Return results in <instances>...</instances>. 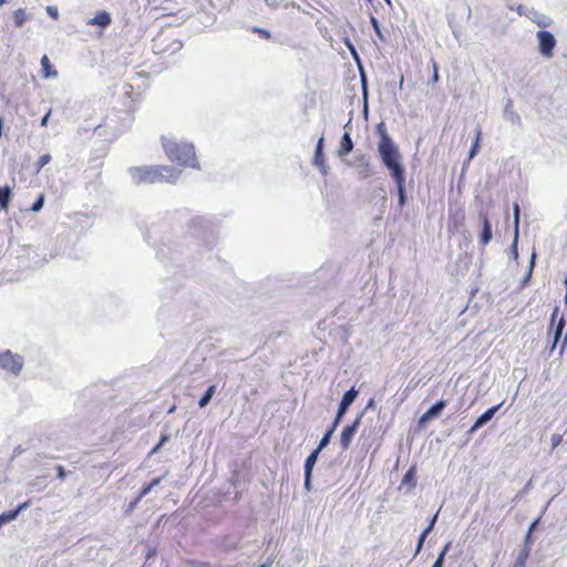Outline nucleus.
I'll use <instances>...</instances> for the list:
<instances>
[{
    "instance_id": "obj_46",
    "label": "nucleus",
    "mask_w": 567,
    "mask_h": 567,
    "mask_svg": "<svg viewBox=\"0 0 567 567\" xmlns=\"http://www.w3.org/2000/svg\"><path fill=\"white\" fill-rule=\"evenodd\" d=\"M65 476H66L65 470L63 468V466L59 465L58 466V477L63 480V478H65Z\"/></svg>"
},
{
    "instance_id": "obj_31",
    "label": "nucleus",
    "mask_w": 567,
    "mask_h": 567,
    "mask_svg": "<svg viewBox=\"0 0 567 567\" xmlns=\"http://www.w3.org/2000/svg\"><path fill=\"white\" fill-rule=\"evenodd\" d=\"M43 204H44V198L43 196H39V198L32 204V207H31V210L32 212H40L43 207Z\"/></svg>"
},
{
    "instance_id": "obj_48",
    "label": "nucleus",
    "mask_w": 567,
    "mask_h": 567,
    "mask_svg": "<svg viewBox=\"0 0 567 567\" xmlns=\"http://www.w3.org/2000/svg\"><path fill=\"white\" fill-rule=\"evenodd\" d=\"M161 482H162V477H156L148 485L151 486L152 489H154L156 486L159 485Z\"/></svg>"
},
{
    "instance_id": "obj_33",
    "label": "nucleus",
    "mask_w": 567,
    "mask_h": 567,
    "mask_svg": "<svg viewBox=\"0 0 567 567\" xmlns=\"http://www.w3.org/2000/svg\"><path fill=\"white\" fill-rule=\"evenodd\" d=\"M414 477H415L414 468H410L405 473V475L403 476L402 483H404V484L413 483L414 482Z\"/></svg>"
},
{
    "instance_id": "obj_4",
    "label": "nucleus",
    "mask_w": 567,
    "mask_h": 567,
    "mask_svg": "<svg viewBox=\"0 0 567 567\" xmlns=\"http://www.w3.org/2000/svg\"><path fill=\"white\" fill-rule=\"evenodd\" d=\"M23 364L24 361L20 354L12 353L10 350L0 353V368L7 372L18 375Z\"/></svg>"
},
{
    "instance_id": "obj_54",
    "label": "nucleus",
    "mask_w": 567,
    "mask_h": 567,
    "mask_svg": "<svg viewBox=\"0 0 567 567\" xmlns=\"http://www.w3.org/2000/svg\"><path fill=\"white\" fill-rule=\"evenodd\" d=\"M339 424H340V422H337V417H334V421L328 431H331L333 434Z\"/></svg>"
},
{
    "instance_id": "obj_16",
    "label": "nucleus",
    "mask_w": 567,
    "mask_h": 567,
    "mask_svg": "<svg viewBox=\"0 0 567 567\" xmlns=\"http://www.w3.org/2000/svg\"><path fill=\"white\" fill-rule=\"evenodd\" d=\"M564 327H565V321L564 319L561 318L559 320V322L557 323L556 328H555V331H554V336H553V341L550 343V352H553L563 334V330H564Z\"/></svg>"
},
{
    "instance_id": "obj_7",
    "label": "nucleus",
    "mask_w": 567,
    "mask_h": 567,
    "mask_svg": "<svg viewBox=\"0 0 567 567\" xmlns=\"http://www.w3.org/2000/svg\"><path fill=\"white\" fill-rule=\"evenodd\" d=\"M363 416V413H360L355 420L353 421L352 424H349L347 425L342 432H341V436H340V443L342 445V449L343 450H347L361 423V419Z\"/></svg>"
},
{
    "instance_id": "obj_56",
    "label": "nucleus",
    "mask_w": 567,
    "mask_h": 567,
    "mask_svg": "<svg viewBox=\"0 0 567 567\" xmlns=\"http://www.w3.org/2000/svg\"><path fill=\"white\" fill-rule=\"evenodd\" d=\"M349 48H350V50H351V52H352V54H353L354 59H355V60H358V54H357V52H355L354 48H353L351 44H349Z\"/></svg>"
},
{
    "instance_id": "obj_26",
    "label": "nucleus",
    "mask_w": 567,
    "mask_h": 567,
    "mask_svg": "<svg viewBox=\"0 0 567 567\" xmlns=\"http://www.w3.org/2000/svg\"><path fill=\"white\" fill-rule=\"evenodd\" d=\"M450 547H451V543H447V544L443 547L442 551L440 553L439 557L436 558V560H435V563L432 565V567H442V566H443L444 560H445V555H446V553L449 551Z\"/></svg>"
},
{
    "instance_id": "obj_32",
    "label": "nucleus",
    "mask_w": 567,
    "mask_h": 567,
    "mask_svg": "<svg viewBox=\"0 0 567 567\" xmlns=\"http://www.w3.org/2000/svg\"><path fill=\"white\" fill-rule=\"evenodd\" d=\"M51 161V155L50 154H44L42 156H40L39 161H38V169H41L42 167H44L47 164H49Z\"/></svg>"
},
{
    "instance_id": "obj_30",
    "label": "nucleus",
    "mask_w": 567,
    "mask_h": 567,
    "mask_svg": "<svg viewBox=\"0 0 567 567\" xmlns=\"http://www.w3.org/2000/svg\"><path fill=\"white\" fill-rule=\"evenodd\" d=\"M168 439L169 436L167 434H163L159 442L152 449L151 454L158 452V450L168 441Z\"/></svg>"
},
{
    "instance_id": "obj_2",
    "label": "nucleus",
    "mask_w": 567,
    "mask_h": 567,
    "mask_svg": "<svg viewBox=\"0 0 567 567\" xmlns=\"http://www.w3.org/2000/svg\"><path fill=\"white\" fill-rule=\"evenodd\" d=\"M162 146L171 162L182 167H198L193 144L168 135L162 137Z\"/></svg>"
},
{
    "instance_id": "obj_15",
    "label": "nucleus",
    "mask_w": 567,
    "mask_h": 567,
    "mask_svg": "<svg viewBox=\"0 0 567 567\" xmlns=\"http://www.w3.org/2000/svg\"><path fill=\"white\" fill-rule=\"evenodd\" d=\"M492 237H493L492 226H491L489 220L487 219V217H484L483 218V231H482V237H481V244L484 245V246L487 245L492 240Z\"/></svg>"
},
{
    "instance_id": "obj_19",
    "label": "nucleus",
    "mask_w": 567,
    "mask_h": 567,
    "mask_svg": "<svg viewBox=\"0 0 567 567\" xmlns=\"http://www.w3.org/2000/svg\"><path fill=\"white\" fill-rule=\"evenodd\" d=\"M27 20L28 16L25 9L20 8L13 12V21L17 27H22Z\"/></svg>"
},
{
    "instance_id": "obj_49",
    "label": "nucleus",
    "mask_w": 567,
    "mask_h": 567,
    "mask_svg": "<svg viewBox=\"0 0 567 567\" xmlns=\"http://www.w3.org/2000/svg\"><path fill=\"white\" fill-rule=\"evenodd\" d=\"M256 32L260 33L264 38L266 39H269L270 38V32L267 31V30H264V29H255Z\"/></svg>"
},
{
    "instance_id": "obj_39",
    "label": "nucleus",
    "mask_w": 567,
    "mask_h": 567,
    "mask_svg": "<svg viewBox=\"0 0 567 567\" xmlns=\"http://www.w3.org/2000/svg\"><path fill=\"white\" fill-rule=\"evenodd\" d=\"M437 515H439V513H436V514L431 518V520H430V523H429V526L424 529V530H425V534H430V533H431V530L433 529V527H434V525H435V523H436V519H437Z\"/></svg>"
},
{
    "instance_id": "obj_12",
    "label": "nucleus",
    "mask_w": 567,
    "mask_h": 567,
    "mask_svg": "<svg viewBox=\"0 0 567 567\" xmlns=\"http://www.w3.org/2000/svg\"><path fill=\"white\" fill-rule=\"evenodd\" d=\"M89 25H99L106 28L111 23V16L106 11L99 12L94 18L86 22Z\"/></svg>"
},
{
    "instance_id": "obj_9",
    "label": "nucleus",
    "mask_w": 567,
    "mask_h": 567,
    "mask_svg": "<svg viewBox=\"0 0 567 567\" xmlns=\"http://www.w3.org/2000/svg\"><path fill=\"white\" fill-rule=\"evenodd\" d=\"M502 406V403L501 404H497V405H494L489 409H487L482 415H480L477 417V420L475 421V423L473 424V426L468 430V434L472 435L474 434L478 429H481L482 426H484L485 424H487L492 419L493 416L496 414V412L499 410V408Z\"/></svg>"
},
{
    "instance_id": "obj_10",
    "label": "nucleus",
    "mask_w": 567,
    "mask_h": 567,
    "mask_svg": "<svg viewBox=\"0 0 567 567\" xmlns=\"http://www.w3.org/2000/svg\"><path fill=\"white\" fill-rule=\"evenodd\" d=\"M504 120L509 122L512 125L520 126L522 120L519 114L514 110L513 101L507 100L504 113H503Z\"/></svg>"
},
{
    "instance_id": "obj_17",
    "label": "nucleus",
    "mask_w": 567,
    "mask_h": 567,
    "mask_svg": "<svg viewBox=\"0 0 567 567\" xmlns=\"http://www.w3.org/2000/svg\"><path fill=\"white\" fill-rule=\"evenodd\" d=\"M320 454V451H318L317 449L313 450L310 455L306 458V462H305V472L306 473H312V470L317 463V460H318V456Z\"/></svg>"
},
{
    "instance_id": "obj_6",
    "label": "nucleus",
    "mask_w": 567,
    "mask_h": 567,
    "mask_svg": "<svg viewBox=\"0 0 567 567\" xmlns=\"http://www.w3.org/2000/svg\"><path fill=\"white\" fill-rule=\"evenodd\" d=\"M348 164L358 169V175L361 179H365L374 173L369 158L363 154L358 155L352 163Z\"/></svg>"
},
{
    "instance_id": "obj_60",
    "label": "nucleus",
    "mask_w": 567,
    "mask_h": 567,
    "mask_svg": "<svg viewBox=\"0 0 567 567\" xmlns=\"http://www.w3.org/2000/svg\"><path fill=\"white\" fill-rule=\"evenodd\" d=\"M271 565V561H268V563H264L262 565H260L259 567H270Z\"/></svg>"
},
{
    "instance_id": "obj_44",
    "label": "nucleus",
    "mask_w": 567,
    "mask_h": 567,
    "mask_svg": "<svg viewBox=\"0 0 567 567\" xmlns=\"http://www.w3.org/2000/svg\"><path fill=\"white\" fill-rule=\"evenodd\" d=\"M433 420L431 416H427V413L425 412L419 420L420 425H424L429 421Z\"/></svg>"
},
{
    "instance_id": "obj_37",
    "label": "nucleus",
    "mask_w": 567,
    "mask_h": 567,
    "mask_svg": "<svg viewBox=\"0 0 567 567\" xmlns=\"http://www.w3.org/2000/svg\"><path fill=\"white\" fill-rule=\"evenodd\" d=\"M371 23L373 25L374 31L379 35V38L382 39L383 37H382V33H381V30H380V24H379L378 20L374 17H371Z\"/></svg>"
},
{
    "instance_id": "obj_38",
    "label": "nucleus",
    "mask_w": 567,
    "mask_h": 567,
    "mask_svg": "<svg viewBox=\"0 0 567 567\" xmlns=\"http://www.w3.org/2000/svg\"><path fill=\"white\" fill-rule=\"evenodd\" d=\"M427 535L429 534H425V530H423L422 534L420 535V538H419V542H417V546H416V554L422 549V546H423Z\"/></svg>"
},
{
    "instance_id": "obj_57",
    "label": "nucleus",
    "mask_w": 567,
    "mask_h": 567,
    "mask_svg": "<svg viewBox=\"0 0 567 567\" xmlns=\"http://www.w3.org/2000/svg\"><path fill=\"white\" fill-rule=\"evenodd\" d=\"M138 502H140V501H137V498H136L133 503H131V505H130V509H133V508L136 506V504H137Z\"/></svg>"
},
{
    "instance_id": "obj_53",
    "label": "nucleus",
    "mask_w": 567,
    "mask_h": 567,
    "mask_svg": "<svg viewBox=\"0 0 567 567\" xmlns=\"http://www.w3.org/2000/svg\"><path fill=\"white\" fill-rule=\"evenodd\" d=\"M339 424H340V422H337V417H334V421L328 431H331L333 434Z\"/></svg>"
},
{
    "instance_id": "obj_29",
    "label": "nucleus",
    "mask_w": 567,
    "mask_h": 567,
    "mask_svg": "<svg viewBox=\"0 0 567 567\" xmlns=\"http://www.w3.org/2000/svg\"><path fill=\"white\" fill-rule=\"evenodd\" d=\"M514 227L516 233V239H518V227H519V205L517 203L514 204Z\"/></svg>"
},
{
    "instance_id": "obj_18",
    "label": "nucleus",
    "mask_w": 567,
    "mask_h": 567,
    "mask_svg": "<svg viewBox=\"0 0 567 567\" xmlns=\"http://www.w3.org/2000/svg\"><path fill=\"white\" fill-rule=\"evenodd\" d=\"M11 199V190L8 186L0 187V207L3 210H7L9 207V202Z\"/></svg>"
},
{
    "instance_id": "obj_35",
    "label": "nucleus",
    "mask_w": 567,
    "mask_h": 567,
    "mask_svg": "<svg viewBox=\"0 0 567 567\" xmlns=\"http://www.w3.org/2000/svg\"><path fill=\"white\" fill-rule=\"evenodd\" d=\"M563 441V436L560 434H553L550 437L551 447L556 449Z\"/></svg>"
},
{
    "instance_id": "obj_41",
    "label": "nucleus",
    "mask_w": 567,
    "mask_h": 567,
    "mask_svg": "<svg viewBox=\"0 0 567 567\" xmlns=\"http://www.w3.org/2000/svg\"><path fill=\"white\" fill-rule=\"evenodd\" d=\"M311 474L312 473H306L305 472V488L307 491H311Z\"/></svg>"
},
{
    "instance_id": "obj_50",
    "label": "nucleus",
    "mask_w": 567,
    "mask_h": 567,
    "mask_svg": "<svg viewBox=\"0 0 567 567\" xmlns=\"http://www.w3.org/2000/svg\"><path fill=\"white\" fill-rule=\"evenodd\" d=\"M29 506V502H24L22 504H20L14 511H18V515L20 514V512L27 509Z\"/></svg>"
},
{
    "instance_id": "obj_63",
    "label": "nucleus",
    "mask_w": 567,
    "mask_h": 567,
    "mask_svg": "<svg viewBox=\"0 0 567 567\" xmlns=\"http://www.w3.org/2000/svg\"><path fill=\"white\" fill-rule=\"evenodd\" d=\"M373 403V400H370L369 404H368V408L371 406Z\"/></svg>"
},
{
    "instance_id": "obj_11",
    "label": "nucleus",
    "mask_w": 567,
    "mask_h": 567,
    "mask_svg": "<svg viewBox=\"0 0 567 567\" xmlns=\"http://www.w3.org/2000/svg\"><path fill=\"white\" fill-rule=\"evenodd\" d=\"M352 150H353V142H352L351 135L349 132H344V134L341 138V142H340V147L338 150V156L344 157L346 155L351 153Z\"/></svg>"
},
{
    "instance_id": "obj_36",
    "label": "nucleus",
    "mask_w": 567,
    "mask_h": 567,
    "mask_svg": "<svg viewBox=\"0 0 567 567\" xmlns=\"http://www.w3.org/2000/svg\"><path fill=\"white\" fill-rule=\"evenodd\" d=\"M313 164H315L316 166H319V165L326 164V163H324V155H323V153H315Z\"/></svg>"
},
{
    "instance_id": "obj_59",
    "label": "nucleus",
    "mask_w": 567,
    "mask_h": 567,
    "mask_svg": "<svg viewBox=\"0 0 567 567\" xmlns=\"http://www.w3.org/2000/svg\"><path fill=\"white\" fill-rule=\"evenodd\" d=\"M2 125H3V121H2V117H0V137L2 136Z\"/></svg>"
},
{
    "instance_id": "obj_61",
    "label": "nucleus",
    "mask_w": 567,
    "mask_h": 567,
    "mask_svg": "<svg viewBox=\"0 0 567 567\" xmlns=\"http://www.w3.org/2000/svg\"><path fill=\"white\" fill-rule=\"evenodd\" d=\"M174 410H175V406L171 408V409L168 410V413H173V412H174Z\"/></svg>"
},
{
    "instance_id": "obj_20",
    "label": "nucleus",
    "mask_w": 567,
    "mask_h": 567,
    "mask_svg": "<svg viewBox=\"0 0 567 567\" xmlns=\"http://www.w3.org/2000/svg\"><path fill=\"white\" fill-rule=\"evenodd\" d=\"M445 401L440 400L435 404H433L427 411V416H431L432 419L439 416L443 409L445 408Z\"/></svg>"
},
{
    "instance_id": "obj_21",
    "label": "nucleus",
    "mask_w": 567,
    "mask_h": 567,
    "mask_svg": "<svg viewBox=\"0 0 567 567\" xmlns=\"http://www.w3.org/2000/svg\"><path fill=\"white\" fill-rule=\"evenodd\" d=\"M216 392V385H210L204 393V395L200 398L198 405L200 408H205L212 400L213 395Z\"/></svg>"
},
{
    "instance_id": "obj_23",
    "label": "nucleus",
    "mask_w": 567,
    "mask_h": 567,
    "mask_svg": "<svg viewBox=\"0 0 567 567\" xmlns=\"http://www.w3.org/2000/svg\"><path fill=\"white\" fill-rule=\"evenodd\" d=\"M533 21L540 28H547V27L551 25V23H553L551 18H549L545 14H542V13L536 14V17L533 19Z\"/></svg>"
},
{
    "instance_id": "obj_5",
    "label": "nucleus",
    "mask_w": 567,
    "mask_h": 567,
    "mask_svg": "<svg viewBox=\"0 0 567 567\" xmlns=\"http://www.w3.org/2000/svg\"><path fill=\"white\" fill-rule=\"evenodd\" d=\"M537 39L540 53L545 58L550 59L554 55V48L556 45L555 37L548 31H539L537 32Z\"/></svg>"
},
{
    "instance_id": "obj_27",
    "label": "nucleus",
    "mask_w": 567,
    "mask_h": 567,
    "mask_svg": "<svg viewBox=\"0 0 567 567\" xmlns=\"http://www.w3.org/2000/svg\"><path fill=\"white\" fill-rule=\"evenodd\" d=\"M535 259H536V254L533 252L532 254V257H530V261H529V269H528V272L524 276L523 280H522V285L525 286L528 284V281L530 280L532 278V272H533V268L535 266Z\"/></svg>"
},
{
    "instance_id": "obj_34",
    "label": "nucleus",
    "mask_w": 567,
    "mask_h": 567,
    "mask_svg": "<svg viewBox=\"0 0 567 567\" xmlns=\"http://www.w3.org/2000/svg\"><path fill=\"white\" fill-rule=\"evenodd\" d=\"M45 11H47V13H48L51 18H53V19H58V18H59V10H58V8H56V7H54V6H48V7L45 8Z\"/></svg>"
},
{
    "instance_id": "obj_52",
    "label": "nucleus",
    "mask_w": 567,
    "mask_h": 567,
    "mask_svg": "<svg viewBox=\"0 0 567 567\" xmlns=\"http://www.w3.org/2000/svg\"><path fill=\"white\" fill-rule=\"evenodd\" d=\"M51 112L49 111L41 120V126H45L48 124Z\"/></svg>"
},
{
    "instance_id": "obj_55",
    "label": "nucleus",
    "mask_w": 567,
    "mask_h": 567,
    "mask_svg": "<svg viewBox=\"0 0 567 567\" xmlns=\"http://www.w3.org/2000/svg\"><path fill=\"white\" fill-rule=\"evenodd\" d=\"M538 520H535L532 523V525L529 526V529H528V533L532 534V532L534 530V528L536 527Z\"/></svg>"
},
{
    "instance_id": "obj_8",
    "label": "nucleus",
    "mask_w": 567,
    "mask_h": 567,
    "mask_svg": "<svg viewBox=\"0 0 567 567\" xmlns=\"http://www.w3.org/2000/svg\"><path fill=\"white\" fill-rule=\"evenodd\" d=\"M357 396H358V391L354 388H351L342 395V399H341V402L339 404V409H338V412L336 415L337 422L342 421L349 406L353 403V401L355 400Z\"/></svg>"
},
{
    "instance_id": "obj_40",
    "label": "nucleus",
    "mask_w": 567,
    "mask_h": 567,
    "mask_svg": "<svg viewBox=\"0 0 567 567\" xmlns=\"http://www.w3.org/2000/svg\"><path fill=\"white\" fill-rule=\"evenodd\" d=\"M437 515H439V513H436V514L431 518V520H430V523H429V526L424 529V530H425V534H430V533H431V530L433 529V527H434V525H435V523H436V519H437Z\"/></svg>"
},
{
    "instance_id": "obj_51",
    "label": "nucleus",
    "mask_w": 567,
    "mask_h": 567,
    "mask_svg": "<svg viewBox=\"0 0 567 567\" xmlns=\"http://www.w3.org/2000/svg\"><path fill=\"white\" fill-rule=\"evenodd\" d=\"M317 167L320 169V172H321V174H322L323 176H326V175L328 174V169H329V167H328L326 164L319 165V166H317Z\"/></svg>"
},
{
    "instance_id": "obj_58",
    "label": "nucleus",
    "mask_w": 567,
    "mask_h": 567,
    "mask_svg": "<svg viewBox=\"0 0 567 567\" xmlns=\"http://www.w3.org/2000/svg\"><path fill=\"white\" fill-rule=\"evenodd\" d=\"M529 542H530V534L527 533L526 539H525V545H528Z\"/></svg>"
},
{
    "instance_id": "obj_28",
    "label": "nucleus",
    "mask_w": 567,
    "mask_h": 567,
    "mask_svg": "<svg viewBox=\"0 0 567 567\" xmlns=\"http://www.w3.org/2000/svg\"><path fill=\"white\" fill-rule=\"evenodd\" d=\"M331 436H332V432L327 431L324 433V435L322 436V439L320 440V442L317 446V450L321 452L330 443Z\"/></svg>"
},
{
    "instance_id": "obj_14",
    "label": "nucleus",
    "mask_w": 567,
    "mask_h": 567,
    "mask_svg": "<svg viewBox=\"0 0 567 567\" xmlns=\"http://www.w3.org/2000/svg\"><path fill=\"white\" fill-rule=\"evenodd\" d=\"M41 70L43 73V78L45 79H54L58 76L56 70L52 66L47 55H43L41 59Z\"/></svg>"
},
{
    "instance_id": "obj_24",
    "label": "nucleus",
    "mask_w": 567,
    "mask_h": 567,
    "mask_svg": "<svg viewBox=\"0 0 567 567\" xmlns=\"http://www.w3.org/2000/svg\"><path fill=\"white\" fill-rule=\"evenodd\" d=\"M481 135H482V131L480 127H477L475 142L472 145L470 153H468V161L473 159L480 150Z\"/></svg>"
},
{
    "instance_id": "obj_43",
    "label": "nucleus",
    "mask_w": 567,
    "mask_h": 567,
    "mask_svg": "<svg viewBox=\"0 0 567 567\" xmlns=\"http://www.w3.org/2000/svg\"><path fill=\"white\" fill-rule=\"evenodd\" d=\"M151 491H153V489L151 488V486H150V485H146V486L141 491V493H140V495H138V497H137V501H141V499H142V497L146 496Z\"/></svg>"
},
{
    "instance_id": "obj_47",
    "label": "nucleus",
    "mask_w": 567,
    "mask_h": 567,
    "mask_svg": "<svg viewBox=\"0 0 567 567\" xmlns=\"http://www.w3.org/2000/svg\"><path fill=\"white\" fill-rule=\"evenodd\" d=\"M433 69H434V74H433V78H432V82L436 83L439 81V71H437L436 63H433Z\"/></svg>"
},
{
    "instance_id": "obj_3",
    "label": "nucleus",
    "mask_w": 567,
    "mask_h": 567,
    "mask_svg": "<svg viewBox=\"0 0 567 567\" xmlns=\"http://www.w3.org/2000/svg\"><path fill=\"white\" fill-rule=\"evenodd\" d=\"M379 125L380 141L378 143V152L382 164L389 169L390 175L398 177L405 174L403 164L401 163V153L385 130Z\"/></svg>"
},
{
    "instance_id": "obj_1",
    "label": "nucleus",
    "mask_w": 567,
    "mask_h": 567,
    "mask_svg": "<svg viewBox=\"0 0 567 567\" xmlns=\"http://www.w3.org/2000/svg\"><path fill=\"white\" fill-rule=\"evenodd\" d=\"M128 174L135 184L175 183L181 171L167 165L141 166L131 167Z\"/></svg>"
},
{
    "instance_id": "obj_22",
    "label": "nucleus",
    "mask_w": 567,
    "mask_h": 567,
    "mask_svg": "<svg viewBox=\"0 0 567 567\" xmlns=\"http://www.w3.org/2000/svg\"><path fill=\"white\" fill-rule=\"evenodd\" d=\"M17 517H18V511H14V509L2 513L0 515V528L3 525L14 520Z\"/></svg>"
},
{
    "instance_id": "obj_45",
    "label": "nucleus",
    "mask_w": 567,
    "mask_h": 567,
    "mask_svg": "<svg viewBox=\"0 0 567 567\" xmlns=\"http://www.w3.org/2000/svg\"><path fill=\"white\" fill-rule=\"evenodd\" d=\"M512 254H513L514 258L517 259L518 252H517V239H516V237L514 238V243H513V246H512Z\"/></svg>"
},
{
    "instance_id": "obj_62",
    "label": "nucleus",
    "mask_w": 567,
    "mask_h": 567,
    "mask_svg": "<svg viewBox=\"0 0 567 567\" xmlns=\"http://www.w3.org/2000/svg\"><path fill=\"white\" fill-rule=\"evenodd\" d=\"M7 2V0H0V6H3Z\"/></svg>"
},
{
    "instance_id": "obj_42",
    "label": "nucleus",
    "mask_w": 567,
    "mask_h": 567,
    "mask_svg": "<svg viewBox=\"0 0 567 567\" xmlns=\"http://www.w3.org/2000/svg\"><path fill=\"white\" fill-rule=\"evenodd\" d=\"M323 142H324V138H323V136H321V137L318 140V142H317L315 153H323Z\"/></svg>"
},
{
    "instance_id": "obj_13",
    "label": "nucleus",
    "mask_w": 567,
    "mask_h": 567,
    "mask_svg": "<svg viewBox=\"0 0 567 567\" xmlns=\"http://www.w3.org/2000/svg\"><path fill=\"white\" fill-rule=\"evenodd\" d=\"M395 184H396V187H398V196H399V205L401 207H403L405 205V199H406V196H405V174L404 175H401V176H398V177H393Z\"/></svg>"
},
{
    "instance_id": "obj_25",
    "label": "nucleus",
    "mask_w": 567,
    "mask_h": 567,
    "mask_svg": "<svg viewBox=\"0 0 567 567\" xmlns=\"http://www.w3.org/2000/svg\"><path fill=\"white\" fill-rule=\"evenodd\" d=\"M529 553H530V546L525 545L523 550L520 551V554L517 557L516 566L524 567L526 564V560L529 556Z\"/></svg>"
},
{
    "instance_id": "obj_64",
    "label": "nucleus",
    "mask_w": 567,
    "mask_h": 567,
    "mask_svg": "<svg viewBox=\"0 0 567 567\" xmlns=\"http://www.w3.org/2000/svg\"><path fill=\"white\" fill-rule=\"evenodd\" d=\"M351 124V120L348 121L346 127H348Z\"/></svg>"
}]
</instances>
